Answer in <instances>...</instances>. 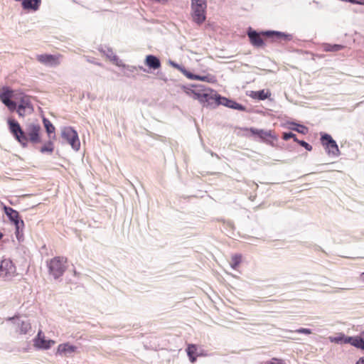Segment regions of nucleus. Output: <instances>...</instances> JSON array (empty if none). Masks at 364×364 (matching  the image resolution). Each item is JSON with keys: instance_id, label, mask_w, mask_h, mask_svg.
Segmentation results:
<instances>
[{"instance_id": "1", "label": "nucleus", "mask_w": 364, "mask_h": 364, "mask_svg": "<svg viewBox=\"0 0 364 364\" xmlns=\"http://www.w3.org/2000/svg\"><path fill=\"white\" fill-rule=\"evenodd\" d=\"M7 122L10 132L23 147L27 146L28 142L38 144L41 141V127L38 124H28L26 130L23 131L20 124L16 120L9 119Z\"/></svg>"}, {"instance_id": "2", "label": "nucleus", "mask_w": 364, "mask_h": 364, "mask_svg": "<svg viewBox=\"0 0 364 364\" xmlns=\"http://www.w3.org/2000/svg\"><path fill=\"white\" fill-rule=\"evenodd\" d=\"M68 258L63 256H56L47 261L48 273L54 279L61 277L67 269Z\"/></svg>"}, {"instance_id": "3", "label": "nucleus", "mask_w": 364, "mask_h": 364, "mask_svg": "<svg viewBox=\"0 0 364 364\" xmlns=\"http://www.w3.org/2000/svg\"><path fill=\"white\" fill-rule=\"evenodd\" d=\"M194 89H191L187 87H183L182 89L188 96L193 99L197 100L203 104H210L211 94L213 92V90L210 88H205L202 85L194 86Z\"/></svg>"}, {"instance_id": "4", "label": "nucleus", "mask_w": 364, "mask_h": 364, "mask_svg": "<svg viewBox=\"0 0 364 364\" xmlns=\"http://www.w3.org/2000/svg\"><path fill=\"white\" fill-rule=\"evenodd\" d=\"M250 43L255 47H262L264 46V41L262 38L261 34L257 33L255 31H249L247 33ZM262 36L272 37L278 40H287L288 36L280 32L267 31L262 33Z\"/></svg>"}, {"instance_id": "5", "label": "nucleus", "mask_w": 364, "mask_h": 364, "mask_svg": "<svg viewBox=\"0 0 364 364\" xmlns=\"http://www.w3.org/2000/svg\"><path fill=\"white\" fill-rule=\"evenodd\" d=\"M62 137L76 151L80 149V142L77 133L71 127H64L61 132Z\"/></svg>"}, {"instance_id": "6", "label": "nucleus", "mask_w": 364, "mask_h": 364, "mask_svg": "<svg viewBox=\"0 0 364 364\" xmlns=\"http://www.w3.org/2000/svg\"><path fill=\"white\" fill-rule=\"evenodd\" d=\"M321 141L328 154L337 156L340 154V150L336 142L331 135L324 134L321 137Z\"/></svg>"}, {"instance_id": "7", "label": "nucleus", "mask_w": 364, "mask_h": 364, "mask_svg": "<svg viewBox=\"0 0 364 364\" xmlns=\"http://www.w3.org/2000/svg\"><path fill=\"white\" fill-rule=\"evenodd\" d=\"M214 102L215 104L219 105H223L228 107L233 108L238 110H244V107L240 104L235 102L231 100H229L225 97H221L218 94H211L210 103Z\"/></svg>"}, {"instance_id": "8", "label": "nucleus", "mask_w": 364, "mask_h": 364, "mask_svg": "<svg viewBox=\"0 0 364 364\" xmlns=\"http://www.w3.org/2000/svg\"><path fill=\"white\" fill-rule=\"evenodd\" d=\"M16 273V267L12 261L9 259H4L0 262V277L10 278L14 276Z\"/></svg>"}, {"instance_id": "9", "label": "nucleus", "mask_w": 364, "mask_h": 364, "mask_svg": "<svg viewBox=\"0 0 364 364\" xmlns=\"http://www.w3.org/2000/svg\"><path fill=\"white\" fill-rule=\"evenodd\" d=\"M176 68L188 79L190 80H197L203 82H207L210 83H215L216 82L215 77L212 75H207L204 76H200L198 75L192 74L191 73L186 70L184 68L177 65Z\"/></svg>"}, {"instance_id": "10", "label": "nucleus", "mask_w": 364, "mask_h": 364, "mask_svg": "<svg viewBox=\"0 0 364 364\" xmlns=\"http://www.w3.org/2000/svg\"><path fill=\"white\" fill-rule=\"evenodd\" d=\"M13 90L9 88H4L3 92L0 94V100L13 112L16 109V104L15 102L11 100L13 97Z\"/></svg>"}, {"instance_id": "11", "label": "nucleus", "mask_w": 364, "mask_h": 364, "mask_svg": "<svg viewBox=\"0 0 364 364\" xmlns=\"http://www.w3.org/2000/svg\"><path fill=\"white\" fill-rule=\"evenodd\" d=\"M191 8L193 21L198 24L203 23L205 20L206 4L198 5V6H191Z\"/></svg>"}, {"instance_id": "12", "label": "nucleus", "mask_w": 364, "mask_h": 364, "mask_svg": "<svg viewBox=\"0 0 364 364\" xmlns=\"http://www.w3.org/2000/svg\"><path fill=\"white\" fill-rule=\"evenodd\" d=\"M61 55H50V54H42L38 55L36 59L38 62L44 65H57L60 63V58Z\"/></svg>"}, {"instance_id": "13", "label": "nucleus", "mask_w": 364, "mask_h": 364, "mask_svg": "<svg viewBox=\"0 0 364 364\" xmlns=\"http://www.w3.org/2000/svg\"><path fill=\"white\" fill-rule=\"evenodd\" d=\"M55 343V341L53 340H46L41 330L38 331L37 337L34 339V346L38 348L47 350Z\"/></svg>"}, {"instance_id": "14", "label": "nucleus", "mask_w": 364, "mask_h": 364, "mask_svg": "<svg viewBox=\"0 0 364 364\" xmlns=\"http://www.w3.org/2000/svg\"><path fill=\"white\" fill-rule=\"evenodd\" d=\"M249 131L253 135L258 136L261 139L265 141H268L271 139H277V136L274 134V132L272 130H264V129H257L255 128L249 129Z\"/></svg>"}, {"instance_id": "15", "label": "nucleus", "mask_w": 364, "mask_h": 364, "mask_svg": "<svg viewBox=\"0 0 364 364\" xmlns=\"http://www.w3.org/2000/svg\"><path fill=\"white\" fill-rule=\"evenodd\" d=\"M77 348L75 346L71 345L70 343H64L58 345L56 350V355L62 356H68L72 353L77 352Z\"/></svg>"}, {"instance_id": "16", "label": "nucleus", "mask_w": 364, "mask_h": 364, "mask_svg": "<svg viewBox=\"0 0 364 364\" xmlns=\"http://www.w3.org/2000/svg\"><path fill=\"white\" fill-rule=\"evenodd\" d=\"M3 209L9 220L15 224L17 229L19 228V223L23 225V221L20 220L19 213L18 211L12 208L6 206L5 205L3 206Z\"/></svg>"}, {"instance_id": "17", "label": "nucleus", "mask_w": 364, "mask_h": 364, "mask_svg": "<svg viewBox=\"0 0 364 364\" xmlns=\"http://www.w3.org/2000/svg\"><path fill=\"white\" fill-rule=\"evenodd\" d=\"M249 96L255 100H264L271 96V92L269 90L251 91Z\"/></svg>"}, {"instance_id": "18", "label": "nucleus", "mask_w": 364, "mask_h": 364, "mask_svg": "<svg viewBox=\"0 0 364 364\" xmlns=\"http://www.w3.org/2000/svg\"><path fill=\"white\" fill-rule=\"evenodd\" d=\"M41 4V0H23L22 7L25 10L37 11Z\"/></svg>"}, {"instance_id": "19", "label": "nucleus", "mask_w": 364, "mask_h": 364, "mask_svg": "<svg viewBox=\"0 0 364 364\" xmlns=\"http://www.w3.org/2000/svg\"><path fill=\"white\" fill-rule=\"evenodd\" d=\"M145 64L149 68L156 70L161 67V63L159 58L152 55H149L146 57Z\"/></svg>"}, {"instance_id": "20", "label": "nucleus", "mask_w": 364, "mask_h": 364, "mask_svg": "<svg viewBox=\"0 0 364 364\" xmlns=\"http://www.w3.org/2000/svg\"><path fill=\"white\" fill-rule=\"evenodd\" d=\"M347 343H350L353 346L363 350L364 348V340L362 337L360 336H348L347 338Z\"/></svg>"}, {"instance_id": "21", "label": "nucleus", "mask_w": 364, "mask_h": 364, "mask_svg": "<svg viewBox=\"0 0 364 364\" xmlns=\"http://www.w3.org/2000/svg\"><path fill=\"white\" fill-rule=\"evenodd\" d=\"M323 50L325 52H338L344 48V46L339 44L323 43Z\"/></svg>"}, {"instance_id": "22", "label": "nucleus", "mask_w": 364, "mask_h": 364, "mask_svg": "<svg viewBox=\"0 0 364 364\" xmlns=\"http://www.w3.org/2000/svg\"><path fill=\"white\" fill-rule=\"evenodd\" d=\"M348 336H345L343 333H339L336 336H329L328 339L331 343L346 344L347 343Z\"/></svg>"}, {"instance_id": "23", "label": "nucleus", "mask_w": 364, "mask_h": 364, "mask_svg": "<svg viewBox=\"0 0 364 364\" xmlns=\"http://www.w3.org/2000/svg\"><path fill=\"white\" fill-rule=\"evenodd\" d=\"M44 127L46 128V132L49 135V137L50 139H55V135L54 134L53 136H51V134H54L55 131V127L53 125V124L46 118H43V119Z\"/></svg>"}, {"instance_id": "24", "label": "nucleus", "mask_w": 364, "mask_h": 364, "mask_svg": "<svg viewBox=\"0 0 364 364\" xmlns=\"http://www.w3.org/2000/svg\"><path fill=\"white\" fill-rule=\"evenodd\" d=\"M196 351L197 347L194 344H189L186 349L187 354L191 363H195L196 360Z\"/></svg>"}, {"instance_id": "25", "label": "nucleus", "mask_w": 364, "mask_h": 364, "mask_svg": "<svg viewBox=\"0 0 364 364\" xmlns=\"http://www.w3.org/2000/svg\"><path fill=\"white\" fill-rule=\"evenodd\" d=\"M242 262V255H234L231 257V261L230 262V266L232 269H237L238 266Z\"/></svg>"}, {"instance_id": "26", "label": "nucleus", "mask_w": 364, "mask_h": 364, "mask_svg": "<svg viewBox=\"0 0 364 364\" xmlns=\"http://www.w3.org/2000/svg\"><path fill=\"white\" fill-rule=\"evenodd\" d=\"M54 150V144L51 140L47 141L43 146H41L40 151L41 153H52Z\"/></svg>"}, {"instance_id": "27", "label": "nucleus", "mask_w": 364, "mask_h": 364, "mask_svg": "<svg viewBox=\"0 0 364 364\" xmlns=\"http://www.w3.org/2000/svg\"><path fill=\"white\" fill-rule=\"evenodd\" d=\"M31 324L28 322L22 321L19 327V333L26 334L31 330Z\"/></svg>"}, {"instance_id": "28", "label": "nucleus", "mask_w": 364, "mask_h": 364, "mask_svg": "<svg viewBox=\"0 0 364 364\" xmlns=\"http://www.w3.org/2000/svg\"><path fill=\"white\" fill-rule=\"evenodd\" d=\"M19 105H23V107L25 109L31 108V102L27 96H24L21 98Z\"/></svg>"}, {"instance_id": "29", "label": "nucleus", "mask_w": 364, "mask_h": 364, "mask_svg": "<svg viewBox=\"0 0 364 364\" xmlns=\"http://www.w3.org/2000/svg\"><path fill=\"white\" fill-rule=\"evenodd\" d=\"M261 364H285V363L282 359L273 358L270 360L262 362Z\"/></svg>"}, {"instance_id": "30", "label": "nucleus", "mask_w": 364, "mask_h": 364, "mask_svg": "<svg viewBox=\"0 0 364 364\" xmlns=\"http://www.w3.org/2000/svg\"><path fill=\"white\" fill-rule=\"evenodd\" d=\"M291 138H292V139H294V140L295 141H296L298 140V139H296V135H295L294 134L291 133V132H288V133L284 132V133L283 134L282 139H283L284 140L287 141V140H289V139H291Z\"/></svg>"}, {"instance_id": "31", "label": "nucleus", "mask_w": 364, "mask_h": 364, "mask_svg": "<svg viewBox=\"0 0 364 364\" xmlns=\"http://www.w3.org/2000/svg\"><path fill=\"white\" fill-rule=\"evenodd\" d=\"M297 128H294L293 129L304 134L308 132V128L305 126L297 124Z\"/></svg>"}, {"instance_id": "32", "label": "nucleus", "mask_w": 364, "mask_h": 364, "mask_svg": "<svg viewBox=\"0 0 364 364\" xmlns=\"http://www.w3.org/2000/svg\"><path fill=\"white\" fill-rule=\"evenodd\" d=\"M296 142L299 143L301 146L304 147L306 150L311 151L312 146L307 142L299 140H297Z\"/></svg>"}, {"instance_id": "33", "label": "nucleus", "mask_w": 364, "mask_h": 364, "mask_svg": "<svg viewBox=\"0 0 364 364\" xmlns=\"http://www.w3.org/2000/svg\"><path fill=\"white\" fill-rule=\"evenodd\" d=\"M206 4L205 0H191V6H198V5Z\"/></svg>"}, {"instance_id": "34", "label": "nucleus", "mask_w": 364, "mask_h": 364, "mask_svg": "<svg viewBox=\"0 0 364 364\" xmlns=\"http://www.w3.org/2000/svg\"><path fill=\"white\" fill-rule=\"evenodd\" d=\"M295 332L304 334H311L312 333L311 329L305 328H300L296 330Z\"/></svg>"}, {"instance_id": "35", "label": "nucleus", "mask_w": 364, "mask_h": 364, "mask_svg": "<svg viewBox=\"0 0 364 364\" xmlns=\"http://www.w3.org/2000/svg\"><path fill=\"white\" fill-rule=\"evenodd\" d=\"M25 108L23 107V105H18L17 108V112L19 114V116H24L25 115Z\"/></svg>"}, {"instance_id": "36", "label": "nucleus", "mask_w": 364, "mask_h": 364, "mask_svg": "<svg viewBox=\"0 0 364 364\" xmlns=\"http://www.w3.org/2000/svg\"><path fill=\"white\" fill-rule=\"evenodd\" d=\"M351 3L358 4H364V0H354L353 1H351Z\"/></svg>"}, {"instance_id": "37", "label": "nucleus", "mask_w": 364, "mask_h": 364, "mask_svg": "<svg viewBox=\"0 0 364 364\" xmlns=\"http://www.w3.org/2000/svg\"><path fill=\"white\" fill-rule=\"evenodd\" d=\"M355 364H364V357L360 358Z\"/></svg>"}, {"instance_id": "38", "label": "nucleus", "mask_w": 364, "mask_h": 364, "mask_svg": "<svg viewBox=\"0 0 364 364\" xmlns=\"http://www.w3.org/2000/svg\"><path fill=\"white\" fill-rule=\"evenodd\" d=\"M361 279L364 282V272H363L360 275Z\"/></svg>"}, {"instance_id": "39", "label": "nucleus", "mask_w": 364, "mask_h": 364, "mask_svg": "<svg viewBox=\"0 0 364 364\" xmlns=\"http://www.w3.org/2000/svg\"><path fill=\"white\" fill-rule=\"evenodd\" d=\"M3 237V234L0 232V240Z\"/></svg>"}, {"instance_id": "40", "label": "nucleus", "mask_w": 364, "mask_h": 364, "mask_svg": "<svg viewBox=\"0 0 364 364\" xmlns=\"http://www.w3.org/2000/svg\"><path fill=\"white\" fill-rule=\"evenodd\" d=\"M361 335H362L363 338V340H364V331L362 333V334H361ZM363 350H364V348H363Z\"/></svg>"}]
</instances>
